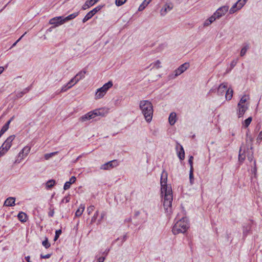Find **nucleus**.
I'll use <instances>...</instances> for the list:
<instances>
[{"mask_svg":"<svg viewBox=\"0 0 262 262\" xmlns=\"http://www.w3.org/2000/svg\"><path fill=\"white\" fill-rule=\"evenodd\" d=\"M139 107L146 121L150 122L152 120L154 112L152 103L148 100H142L140 102Z\"/></svg>","mask_w":262,"mask_h":262,"instance_id":"1","label":"nucleus"},{"mask_svg":"<svg viewBox=\"0 0 262 262\" xmlns=\"http://www.w3.org/2000/svg\"><path fill=\"white\" fill-rule=\"evenodd\" d=\"M188 228L187 220L186 217H182L177 222L172 228V232L174 234L185 232Z\"/></svg>","mask_w":262,"mask_h":262,"instance_id":"2","label":"nucleus"},{"mask_svg":"<svg viewBox=\"0 0 262 262\" xmlns=\"http://www.w3.org/2000/svg\"><path fill=\"white\" fill-rule=\"evenodd\" d=\"M164 197L163 206L166 213L169 214L171 212V205L173 200L172 189H169L166 191H164Z\"/></svg>","mask_w":262,"mask_h":262,"instance_id":"3","label":"nucleus"},{"mask_svg":"<svg viewBox=\"0 0 262 262\" xmlns=\"http://www.w3.org/2000/svg\"><path fill=\"white\" fill-rule=\"evenodd\" d=\"M104 111V110L103 108L96 109L91 111L80 117L79 121L83 122L93 119L96 116H104L105 114Z\"/></svg>","mask_w":262,"mask_h":262,"instance_id":"4","label":"nucleus"},{"mask_svg":"<svg viewBox=\"0 0 262 262\" xmlns=\"http://www.w3.org/2000/svg\"><path fill=\"white\" fill-rule=\"evenodd\" d=\"M15 138V135H11L8 137L2 145L0 147L1 155H4L12 146V142Z\"/></svg>","mask_w":262,"mask_h":262,"instance_id":"5","label":"nucleus"},{"mask_svg":"<svg viewBox=\"0 0 262 262\" xmlns=\"http://www.w3.org/2000/svg\"><path fill=\"white\" fill-rule=\"evenodd\" d=\"M167 172L165 170H163L161 174L160 180V184L161 186V190L162 194L164 193V191H166L168 189H171L170 187L168 186L167 185Z\"/></svg>","mask_w":262,"mask_h":262,"instance_id":"6","label":"nucleus"},{"mask_svg":"<svg viewBox=\"0 0 262 262\" xmlns=\"http://www.w3.org/2000/svg\"><path fill=\"white\" fill-rule=\"evenodd\" d=\"M245 4V1L243 0H238L235 4L233 5V6L229 10V13L230 14H233L235 13L237 10L241 9Z\"/></svg>","mask_w":262,"mask_h":262,"instance_id":"7","label":"nucleus"},{"mask_svg":"<svg viewBox=\"0 0 262 262\" xmlns=\"http://www.w3.org/2000/svg\"><path fill=\"white\" fill-rule=\"evenodd\" d=\"M102 6H98L97 7L93 9V10H92L91 11H90L89 13L86 14V15L83 18L82 22L84 23L89 19L91 18L97 12L100 10Z\"/></svg>","mask_w":262,"mask_h":262,"instance_id":"8","label":"nucleus"},{"mask_svg":"<svg viewBox=\"0 0 262 262\" xmlns=\"http://www.w3.org/2000/svg\"><path fill=\"white\" fill-rule=\"evenodd\" d=\"M189 67V64L187 62H185L182 65H181L178 69H177L174 71V76L177 77L184 72H185Z\"/></svg>","mask_w":262,"mask_h":262,"instance_id":"9","label":"nucleus"},{"mask_svg":"<svg viewBox=\"0 0 262 262\" xmlns=\"http://www.w3.org/2000/svg\"><path fill=\"white\" fill-rule=\"evenodd\" d=\"M228 6H223L219 8L214 13L217 18H219L222 16L224 15L225 13L228 11Z\"/></svg>","mask_w":262,"mask_h":262,"instance_id":"10","label":"nucleus"},{"mask_svg":"<svg viewBox=\"0 0 262 262\" xmlns=\"http://www.w3.org/2000/svg\"><path fill=\"white\" fill-rule=\"evenodd\" d=\"M118 164L116 160H113L102 165L100 168L101 169L107 170L116 166Z\"/></svg>","mask_w":262,"mask_h":262,"instance_id":"11","label":"nucleus"},{"mask_svg":"<svg viewBox=\"0 0 262 262\" xmlns=\"http://www.w3.org/2000/svg\"><path fill=\"white\" fill-rule=\"evenodd\" d=\"M31 147L26 146L24 147L22 150L18 154V157L20 158V160L26 157L30 152Z\"/></svg>","mask_w":262,"mask_h":262,"instance_id":"12","label":"nucleus"},{"mask_svg":"<svg viewBox=\"0 0 262 262\" xmlns=\"http://www.w3.org/2000/svg\"><path fill=\"white\" fill-rule=\"evenodd\" d=\"M62 19L61 16L55 17L51 19L49 21V23L51 25H54L55 27H57L64 24L60 22L62 21Z\"/></svg>","mask_w":262,"mask_h":262,"instance_id":"13","label":"nucleus"},{"mask_svg":"<svg viewBox=\"0 0 262 262\" xmlns=\"http://www.w3.org/2000/svg\"><path fill=\"white\" fill-rule=\"evenodd\" d=\"M227 88V83H223L221 84L218 87L217 89V93L219 95H223L225 92H226V91L228 90Z\"/></svg>","mask_w":262,"mask_h":262,"instance_id":"14","label":"nucleus"},{"mask_svg":"<svg viewBox=\"0 0 262 262\" xmlns=\"http://www.w3.org/2000/svg\"><path fill=\"white\" fill-rule=\"evenodd\" d=\"M237 115L238 117H242L248 110V105H237Z\"/></svg>","mask_w":262,"mask_h":262,"instance_id":"15","label":"nucleus"},{"mask_svg":"<svg viewBox=\"0 0 262 262\" xmlns=\"http://www.w3.org/2000/svg\"><path fill=\"white\" fill-rule=\"evenodd\" d=\"M179 146L180 147V151L178 152V156L179 159L181 160H184L185 158V152L183 146L179 143H177L176 149L178 150Z\"/></svg>","mask_w":262,"mask_h":262,"instance_id":"16","label":"nucleus"},{"mask_svg":"<svg viewBox=\"0 0 262 262\" xmlns=\"http://www.w3.org/2000/svg\"><path fill=\"white\" fill-rule=\"evenodd\" d=\"M78 14H79V12H75L74 13H72L66 17L61 16L62 19V21H61V23H65L66 22H67L70 20H72V19L75 18L76 16H77L78 15Z\"/></svg>","mask_w":262,"mask_h":262,"instance_id":"17","label":"nucleus"},{"mask_svg":"<svg viewBox=\"0 0 262 262\" xmlns=\"http://www.w3.org/2000/svg\"><path fill=\"white\" fill-rule=\"evenodd\" d=\"M99 0H87L84 4L83 5L82 8L83 10H86L89 8L90 7L94 5L95 3H96Z\"/></svg>","mask_w":262,"mask_h":262,"instance_id":"18","label":"nucleus"},{"mask_svg":"<svg viewBox=\"0 0 262 262\" xmlns=\"http://www.w3.org/2000/svg\"><path fill=\"white\" fill-rule=\"evenodd\" d=\"M76 177L74 176H72L69 181L66 182L64 185L63 189L64 190H68L70 188L71 185L73 184L76 181Z\"/></svg>","mask_w":262,"mask_h":262,"instance_id":"19","label":"nucleus"},{"mask_svg":"<svg viewBox=\"0 0 262 262\" xmlns=\"http://www.w3.org/2000/svg\"><path fill=\"white\" fill-rule=\"evenodd\" d=\"M15 198L9 197L5 201L4 205L6 206H13L15 205Z\"/></svg>","mask_w":262,"mask_h":262,"instance_id":"20","label":"nucleus"},{"mask_svg":"<svg viewBox=\"0 0 262 262\" xmlns=\"http://www.w3.org/2000/svg\"><path fill=\"white\" fill-rule=\"evenodd\" d=\"M14 118V116L11 117V119L2 127L1 130H0V133L2 134L3 135L8 129L10 123L13 120Z\"/></svg>","mask_w":262,"mask_h":262,"instance_id":"21","label":"nucleus"},{"mask_svg":"<svg viewBox=\"0 0 262 262\" xmlns=\"http://www.w3.org/2000/svg\"><path fill=\"white\" fill-rule=\"evenodd\" d=\"M176 114L174 112L171 113L169 117L168 120L170 125H173L176 122Z\"/></svg>","mask_w":262,"mask_h":262,"instance_id":"22","label":"nucleus"},{"mask_svg":"<svg viewBox=\"0 0 262 262\" xmlns=\"http://www.w3.org/2000/svg\"><path fill=\"white\" fill-rule=\"evenodd\" d=\"M172 6L169 5H166L164 8H163L160 11L161 15H165L168 11H169L172 9Z\"/></svg>","mask_w":262,"mask_h":262,"instance_id":"23","label":"nucleus"},{"mask_svg":"<svg viewBox=\"0 0 262 262\" xmlns=\"http://www.w3.org/2000/svg\"><path fill=\"white\" fill-rule=\"evenodd\" d=\"M233 90L231 88H228V90L226 91L225 94L226 99L227 100H231L233 96Z\"/></svg>","mask_w":262,"mask_h":262,"instance_id":"24","label":"nucleus"},{"mask_svg":"<svg viewBox=\"0 0 262 262\" xmlns=\"http://www.w3.org/2000/svg\"><path fill=\"white\" fill-rule=\"evenodd\" d=\"M78 82V78H76V77L75 76H74L67 83V85H68V89H70V88H72L73 85H74Z\"/></svg>","mask_w":262,"mask_h":262,"instance_id":"25","label":"nucleus"},{"mask_svg":"<svg viewBox=\"0 0 262 262\" xmlns=\"http://www.w3.org/2000/svg\"><path fill=\"white\" fill-rule=\"evenodd\" d=\"M84 205L81 204L79 208L76 210L75 212V216L77 217L80 216L84 210Z\"/></svg>","mask_w":262,"mask_h":262,"instance_id":"26","label":"nucleus"},{"mask_svg":"<svg viewBox=\"0 0 262 262\" xmlns=\"http://www.w3.org/2000/svg\"><path fill=\"white\" fill-rule=\"evenodd\" d=\"M86 71L85 70H82L78 72L75 76L76 77V78H78V81L84 78L85 77V74H86Z\"/></svg>","mask_w":262,"mask_h":262,"instance_id":"27","label":"nucleus"},{"mask_svg":"<svg viewBox=\"0 0 262 262\" xmlns=\"http://www.w3.org/2000/svg\"><path fill=\"white\" fill-rule=\"evenodd\" d=\"M17 217L19 220L22 222H25L26 221L27 215L24 212H19L18 214Z\"/></svg>","mask_w":262,"mask_h":262,"instance_id":"28","label":"nucleus"},{"mask_svg":"<svg viewBox=\"0 0 262 262\" xmlns=\"http://www.w3.org/2000/svg\"><path fill=\"white\" fill-rule=\"evenodd\" d=\"M150 3V0L149 1H147V0H144V2L140 5L139 8H138V10L139 11H141L142 10H143Z\"/></svg>","mask_w":262,"mask_h":262,"instance_id":"29","label":"nucleus"},{"mask_svg":"<svg viewBox=\"0 0 262 262\" xmlns=\"http://www.w3.org/2000/svg\"><path fill=\"white\" fill-rule=\"evenodd\" d=\"M247 96L246 95H244L243 96L239 102H238L237 105H248L247 103H246L247 100Z\"/></svg>","mask_w":262,"mask_h":262,"instance_id":"30","label":"nucleus"},{"mask_svg":"<svg viewBox=\"0 0 262 262\" xmlns=\"http://www.w3.org/2000/svg\"><path fill=\"white\" fill-rule=\"evenodd\" d=\"M113 84L112 81H109L108 82L105 83L102 87L105 91H107L109 89L112 87Z\"/></svg>","mask_w":262,"mask_h":262,"instance_id":"31","label":"nucleus"},{"mask_svg":"<svg viewBox=\"0 0 262 262\" xmlns=\"http://www.w3.org/2000/svg\"><path fill=\"white\" fill-rule=\"evenodd\" d=\"M109 250H106L105 252H104L102 254L103 256L98 258L97 262H103Z\"/></svg>","mask_w":262,"mask_h":262,"instance_id":"32","label":"nucleus"},{"mask_svg":"<svg viewBox=\"0 0 262 262\" xmlns=\"http://www.w3.org/2000/svg\"><path fill=\"white\" fill-rule=\"evenodd\" d=\"M55 184V181L54 180H50L46 183V187L47 188H51Z\"/></svg>","mask_w":262,"mask_h":262,"instance_id":"33","label":"nucleus"},{"mask_svg":"<svg viewBox=\"0 0 262 262\" xmlns=\"http://www.w3.org/2000/svg\"><path fill=\"white\" fill-rule=\"evenodd\" d=\"M105 94L102 93L101 91H99L97 89V92L95 93V99H99L102 98Z\"/></svg>","mask_w":262,"mask_h":262,"instance_id":"34","label":"nucleus"},{"mask_svg":"<svg viewBox=\"0 0 262 262\" xmlns=\"http://www.w3.org/2000/svg\"><path fill=\"white\" fill-rule=\"evenodd\" d=\"M152 64H154V66L151 69L156 68L157 69H159L161 67V61L159 60H157L155 63H151L149 66V67L151 66Z\"/></svg>","mask_w":262,"mask_h":262,"instance_id":"35","label":"nucleus"},{"mask_svg":"<svg viewBox=\"0 0 262 262\" xmlns=\"http://www.w3.org/2000/svg\"><path fill=\"white\" fill-rule=\"evenodd\" d=\"M252 118L251 117H250L249 118H248L247 119H246L245 121H244V122L243 123V126L245 127H248V126L250 125V124L251 123V121H252Z\"/></svg>","mask_w":262,"mask_h":262,"instance_id":"36","label":"nucleus"},{"mask_svg":"<svg viewBox=\"0 0 262 262\" xmlns=\"http://www.w3.org/2000/svg\"><path fill=\"white\" fill-rule=\"evenodd\" d=\"M58 153V151L53 152L49 154H46L44 155L45 159L46 160H49L50 158L56 155Z\"/></svg>","mask_w":262,"mask_h":262,"instance_id":"37","label":"nucleus"},{"mask_svg":"<svg viewBox=\"0 0 262 262\" xmlns=\"http://www.w3.org/2000/svg\"><path fill=\"white\" fill-rule=\"evenodd\" d=\"M42 245L46 248H49L51 244L48 241V239L47 237H46L45 239L42 242Z\"/></svg>","mask_w":262,"mask_h":262,"instance_id":"38","label":"nucleus"},{"mask_svg":"<svg viewBox=\"0 0 262 262\" xmlns=\"http://www.w3.org/2000/svg\"><path fill=\"white\" fill-rule=\"evenodd\" d=\"M249 46L246 45L242 49V50L241 51V53H240V55L241 56H243L246 54V53L247 51L248 50V49H249Z\"/></svg>","mask_w":262,"mask_h":262,"instance_id":"39","label":"nucleus"},{"mask_svg":"<svg viewBox=\"0 0 262 262\" xmlns=\"http://www.w3.org/2000/svg\"><path fill=\"white\" fill-rule=\"evenodd\" d=\"M98 215H99V211H98V210H97L96 211V212L94 214L93 216L92 217L91 224H93V223L96 222Z\"/></svg>","mask_w":262,"mask_h":262,"instance_id":"40","label":"nucleus"},{"mask_svg":"<svg viewBox=\"0 0 262 262\" xmlns=\"http://www.w3.org/2000/svg\"><path fill=\"white\" fill-rule=\"evenodd\" d=\"M189 179H190V182L191 184H192L193 181L194 180L193 174V167H191L190 169Z\"/></svg>","mask_w":262,"mask_h":262,"instance_id":"41","label":"nucleus"},{"mask_svg":"<svg viewBox=\"0 0 262 262\" xmlns=\"http://www.w3.org/2000/svg\"><path fill=\"white\" fill-rule=\"evenodd\" d=\"M127 0H116V5L118 6H120L124 4Z\"/></svg>","mask_w":262,"mask_h":262,"instance_id":"42","label":"nucleus"},{"mask_svg":"<svg viewBox=\"0 0 262 262\" xmlns=\"http://www.w3.org/2000/svg\"><path fill=\"white\" fill-rule=\"evenodd\" d=\"M95 209V207L93 205H91L87 208V212L89 214H90Z\"/></svg>","mask_w":262,"mask_h":262,"instance_id":"43","label":"nucleus"},{"mask_svg":"<svg viewBox=\"0 0 262 262\" xmlns=\"http://www.w3.org/2000/svg\"><path fill=\"white\" fill-rule=\"evenodd\" d=\"M61 233V230L59 229L56 231L55 236L54 237V241H56L59 237V235Z\"/></svg>","mask_w":262,"mask_h":262,"instance_id":"44","label":"nucleus"},{"mask_svg":"<svg viewBox=\"0 0 262 262\" xmlns=\"http://www.w3.org/2000/svg\"><path fill=\"white\" fill-rule=\"evenodd\" d=\"M238 159L241 162H243L245 159V156H243V155L241 154V149L239 150Z\"/></svg>","mask_w":262,"mask_h":262,"instance_id":"45","label":"nucleus"},{"mask_svg":"<svg viewBox=\"0 0 262 262\" xmlns=\"http://www.w3.org/2000/svg\"><path fill=\"white\" fill-rule=\"evenodd\" d=\"M217 18V17H216V16L214 15V14H213V15H212L211 17H210L208 20H209L211 23L212 24L214 21H215V20Z\"/></svg>","mask_w":262,"mask_h":262,"instance_id":"46","label":"nucleus"},{"mask_svg":"<svg viewBox=\"0 0 262 262\" xmlns=\"http://www.w3.org/2000/svg\"><path fill=\"white\" fill-rule=\"evenodd\" d=\"M256 140L257 142H260L262 141V130L259 133Z\"/></svg>","mask_w":262,"mask_h":262,"instance_id":"47","label":"nucleus"},{"mask_svg":"<svg viewBox=\"0 0 262 262\" xmlns=\"http://www.w3.org/2000/svg\"><path fill=\"white\" fill-rule=\"evenodd\" d=\"M26 91H24V92H18L17 94H16V97L17 98H21V97H23V96L26 93Z\"/></svg>","mask_w":262,"mask_h":262,"instance_id":"48","label":"nucleus"},{"mask_svg":"<svg viewBox=\"0 0 262 262\" xmlns=\"http://www.w3.org/2000/svg\"><path fill=\"white\" fill-rule=\"evenodd\" d=\"M106 215V213L105 212H102L101 214V218L100 219L98 220V224H100L101 223V220L104 217V216Z\"/></svg>","mask_w":262,"mask_h":262,"instance_id":"49","label":"nucleus"},{"mask_svg":"<svg viewBox=\"0 0 262 262\" xmlns=\"http://www.w3.org/2000/svg\"><path fill=\"white\" fill-rule=\"evenodd\" d=\"M54 214V209L50 208V211L48 213V215L50 217L53 216Z\"/></svg>","mask_w":262,"mask_h":262,"instance_id":"50","label":"nucleus"},{"mask_svg":"<svg viewBox=\"0 0 262 262\" xmlns=\"http://www.w3.org/2000/svg\"><path fill=\"white\" fill-rule=\"evenodd\" d=\"M193 159V156H190V157H189V160H188L189 164H190V168H191V167H192Z\"/></svg>","mask_w":262,"mask_h":262,"instance_id":"51","label":"nucleus"},{"mask_svg":"<svg viewBox=\"0 0 262 262\" xmlns=\"http://www.w3.org/2000/svg\"><path fill=\"white\" fill-rule=\"evenodd\" d=\"M68 85H67V84L66 85L63 86L61 89L60 92H66L67 90L69 89H68Z\"/></svg>","mask_w":262,"mask_h":262,"instance_id":"52","label":"nucleus"},{"mask_svg":"<svg viewBox=\"0 0 262 262\" xmlns=\"http://www.w3.org/2000/svg\"><path fill=\"white\" fill-rule=\"evenodd\" d=\"M51 256V254H46V255H42V254H41L40 255V257L41 258H43V259H46V258H50Z\"/></svg>","mask_w":262,"mask_h":262,"instance_id":"53","label":"nucleus"},{"mask_svg":"<svg viewBox=\"0 0 262 262\" xmlns=\"http://www.w3.org/2000/svg\"><path fill=\"white\" fill-rule=\"evenodd\" d=\"M211 22L208 20V19L207 20H205V21L204 22V26L205 27H206V26H209L210 24H211Z\"/></svg>","mask_w":262,"mask_h":262,"instance_id":"54","label":"nucleus"},{"mask_svg":"<svg viewBox=\"0 0 262 262\" xmlns=\"http://www.w3.org/2000/svg\"><path fill=\"white\" fill-rule=\"evenodd\" d=\"M70 201V198L69 196L65 197L63 199H62L61 202H65L66 203H68Z\"/></svg>","mask_w":262,"mask_h":262,"instance_id":"55","label":"nucleus"},{"mask_svg":"<svg viewBox=\"0 0 262 262\" xmlns=\"http://www.w3.org/2000/svg\"><path fill=\"white\" fill-rule=\"evenodd\" d=\"M98 90H99V91H101V92H102V93H104V94H106V91H104V90L103 89L102 87L98 89Z\"/></svg>","mask_w":262,"mask_h":262,"instance_id":"56","label":"nucleus"},{"mask_svg":"<svg viewBox=\"0 0 262 262\" xmlns=\"http://www.w3.org/2000/svg\"><path fill=\"white\" fill-rule=\"evenodd\" d=\"M24 35V34L23 35H22L15 42H14L13 45H12V47H14V46L16 45V44L19 41V40L23 37V36Z\"/></svg>","mask_w":262,"mask_h":262,"instance_id":"57","label":"nucleus"},{"mask_svg":"<svg viewBox=\"0 0 262 262\" xmlns=\"http://www.w3.org/2000/svg\"><path fill=\"white\" fill-rule=\"evenodd\" d=\"M248 159L251 162L252 161V159H253V156L252 155H251V156H249L248 157Z\"/></svg>","mask_w":262,"mask_h":262,"instance_id":"58","label":"nucleus"},{"mask_svg":"<svg viewBox=\"0 0 262 262\" xmlns=\"http://www.w3.org/2000/svg\"><path fill=\"white\" fill-rule=\"evenodd\" d=\"M4 68L3 67H0V74L3 72Z\"/></svg>","mask_w":262,"mask_h":262,"instance_id":"59","label":"nucleus"},{"mask_svg":"<svg viewBox=\"0 0 262 262\" xmlns=\"http://www.w3.org/2000/svg\"><path fill=\"white\" fill-rule=\"evenodd\" d=\"M25 258L28 262H30V256H29L26 257Z\"/></svg>","mask_w":262,"mask_h":262,"instance_id":"60","label":"nucleus"},{"mask_svg":"<svg viewBox=\"0 0 262 262\" xmlns=\"http://www.w3.org/2000/svg\"><path fill=\"white\" fill-rule=\"evenodd\" d=\"M249 140H250V141L251 142H253V138H252L251 136H249Z\"/></svg>","mask_w":262,"mask_h":262,"instance_id":"61","label":"nucleus"},{"mask_svg":"<svg viewBox=\"0 0 262 262\" xmlns=\"http://www.w3.org/2000/svg\"><path fill=\"white\" fill-rule=\"evenodd\" d=\"M236 64V62H234V61H232L231 63V66L234 67Z\"/></svg>","mask_w":262,"mask_h":262,"instance_id":"62","label":"nucleus"},{"mask_svg":"<svg viewBox=\"0 0 262 262\" xmlns=\"http://www.w3.org/2000/svg\"><path fill=\"white\" fill-rule=\"evenodd\" d=\"M82 156H79V157H78V158L76 159V160H75V162H76L79 158H80Z\"/></svg>","mask_w":262,"mask_h":262,"instance_id":"63","label":"nucleus"},{"mask_svg":"<svg viewBox=\"0 0 262 262\" xmlns=\"http://www.w3.org/2000/svg\"><path fill=\"white\" fill-rule=\"evenodd\" d=\"M254 166H256V162H255V161H254ZM254 170H256V167H254Z\"/></svg>","mask_w":262,"mask_h":262,"instance_id":"64","label":"nucleus"}]
</instances>
